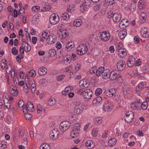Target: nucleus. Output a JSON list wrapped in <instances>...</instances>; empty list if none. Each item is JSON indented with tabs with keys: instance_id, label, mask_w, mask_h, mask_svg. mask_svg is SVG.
<instances>
[{
	"instance_id": "obj_1",
	"label": "nucleus",
	"mask_w": 149,
	"mask_h": 149,
	"mask_svg": "<svg viewBox=\"0 0 149 149\" xmlns=\"http://www.w3.org/2000/svg\"><path fill=\"white\" fill-rule=\"evenodd\" d=\"M80 94L81 95H82L85 101L89 100L92 96V91L90 89H87L83 91V90L79 91Z\"/></svg>"
},
{
	"instance_id": "obj_2",
	"label": "nucleus",
	"mask_w": 149,
	"mask_h": 149,
	"mask_svg": "<svg viewBox=\"0 0 149 149\" xmlns=\"http://www.w3.org/2000/svg\"><path fill=\"white\" fill-rule=\"evenodd\" d=\"M49 21L51 24H57L59 21L58 15L56 13L52 14L50 16Z\"/></svg>"
},
{
	"instance_id": "obj_3",
	"label": "nucleus",
	"mask_w": 149,
	"mask_h": 149,
	"mask_svg": "<svg viewBox=\"0 0 149 149\" xmlns=\"http://www.w3.org/2000/svg\"><path fill=\"white\" fill-rule=\"evenodd\" d=\"M71 123L67 121H64L60 125V129L62 132L65 131L70 126Z\"/></svg>"
},
{
	"instance_id": "obj_4",
	"label": "nucleus",
	"mask_w": 149,
	"mask_h": 149,
	"mask_svg": "<svg viewBox=\"0 0 149 149\" xmlns=\"http://www.w3.org/2000/svg\"><path fill=\"white\" fill-rule=\"evenodd\" d=\"M113 104L111 101H107L105 102L103 105V109L105 111H110L113 108Z\"/></svg>"
},
{
	"instance_id": "obj_5",
	"label": "nucleus",
	"mask_w": 149,
	"mask_h": 149,
	"mask_svg": "<svg viewBox=\"0 0 149 149\" xmlns=\"http://www.w3.org/2000/svg\"><path fill=\"white\" fill-rule=\"evenodd\" d=\"M110 15H109V16H110V17H112L113 22H119L121 18V15L119 13H111Z\"/></svg>"
},
{
	"instance_id": "obj_6",
	"label": "nucleus",
	"mask_w": 149,
	"mask_h": 149,
	"mask_svg": "<svg viewBox=\"0 0 149 149\" xmlns=\"http://www.w3.org/2000/svg\"><path fill=\"white\" fill-rule=\"evenodd\" d=\"M125 120L127 123H130L134 117V114L131 111H128L125 113Z\"/></svg>"
},
{
	"instance_id": "obj_7",
	"label": "nucleus",
	"mask_w": 149,
	"mask_h": 149,
	"mask_svg": "<svg viewBox=\"0 0 149 149\" xmlns=\"http://www.w3.org/2000/svg\"><path fill=\"white\" fill-rule=\"evenodd\" d=\"M83 109V107H82V104L79 103L76 104L75 105L74 111V112L76 114H79L81 113Z\"/></svg>"
},
{
	"instance_id": "obj_8",
	"label": "nucleus",
	"mask_w": 149,
	"mask_h": 149,
	"mask_svg": "<svg viewBox=\"0 0 149 149\" xmlns=\"http://www.w3.org/2000/svg\"><path fill=\"white\" fill-rule=\"evenodd\" d=\"M100 36L102 40L106 41L108 40L110 38V35L108 32H103L101 34Z\"/></svg>"
},
{
	"instance_id": "obj_9",
	"label": "nucleus",
	"mask_w": 149,
	"mask_h": 149,
	"mask_svg": "<svg viewBox=\"0 0 149 149\" xmlns=\"http://www.w3.org/2000/svg\"><path fill=\"white\" fill-rule=\"evenodd\" d=\"M80 87L82 88H84L88 87L89 84V81L86 79L81 80L79 83Z\"/></svg>"
},
{
	"instance_id": "obj_10",
	"label": "nucleus",
	"mask_w": 149,
	"mask_h": 149,
	"mask_svg": "<svg viewBox=\"0 0 149 149\" xmlns=\"http://www.w3.org/2000/svg\"><path fill=\"white\" fill-rule=\"evenodd\" d=\"M116 66L118 70L123 71L125 66V62L123 61H119L117 62Z\"/></svg>"
},
{
	"instance_id": "obj_11",
	"label": "nucleus",
	"mask_w": 149,
	"mask_h": 149,
	"mask_svg": "<svg viewBox=\"0 0 149 149\" xmlns=\"http://www.w3.org/2000/svg\"><path fill=\"white\" fill-rule=\"evenodd\" d=\"M109 78L111 80L113 81L116 79L117 78H120L121 79L122 77L119 74L117 73H115L114 71H111L110 72Z\"/></svg>"
},
{
	"instance_id": "obj_12",
	"label": "nucleus",
	"mask_w": 149,
	"mask_h": 149,
	"mask_svg": "<svg viewBox=\"0 0 149 149\" xmlns=\"http://www.w3.org/2000/svg\"><path fill=\"white\" fill-rule=\"evenodd\" d=\"M9 91L11 95L16 96L18 94V92L17 88L14 86H11L10 87Z\"/></svg>"
},
{
	"instance_id": "obj_13",
	"label": "nucleus",
	"mask_w": 149,
	"mask_h": 149,
	"mask_svg": "<svg viewBox=\"0 0 149 149\" xmlns=\"http://www.w3.org/2000/svg\"><path fill=\"white\" fill-rule=\"evenodd\" d=\"M57 129H54L52 130L50 133L49 136L51 138L56 139L58 138V136L59 134Z\"/></svg>"
},
{
	"instance_id": "obj_14",
	"label": "nucleus",
	"mask_w": 149,
	"mask_h": 149,
	"mask_svg": "<svg viewBox=\"0 0 149 149\" xmlns=\"http://www.w3.org/2000/svg\"><path fill=\"white\" fill-rule=\"evenodd\" d=\"M116 90L114 88L111 89L109 90L105 91L104 92L105 95L109 97H112L116 93Z\"/></svg>"
},
{
	"instance_id": "obj_15",
	"label": "nucleus",
	"mask_w": 149,
	"mask_h": 149,
	"mask_svg": "<svg viewBox=\"0 0 149 149\" xmlns=\"http://www.w3.org/2000/svg\"><path fill=\"white\" fill-rule=\"evenodd\" d=\"M24 107L25 108V111L28 110L29 111H32L34 110L33 105V104L30 102H27V104L25 105Z\"/></svg>"
},
{
	"instance_id": "obj_16",
	"label": "nucleus",
	"mask_w": 149,
	"mask_h": 149,
	"mask_svg": "<svg viewBox=\"0 0 149 149\" xmlns=\"http://www.w3.org/2000/svg\"><path fill=\"white\" fill-rule=\"evenodd\" d=\"M73 130L71 131L70 136L72 138H74L78 136L80 131V129L72 127Z\"/></svg>"
},
{
	"instance_id": "obj_17",
	"label": "nucleus",
	"mask_w": 149,
	"mask_h": 149,
	"mask_svg": "<svg viewBox=\"0 0 149 149\" xmlns=\"http://www.w3.org/2000/svg\"><path fill=\"white\" fill-rule=\"evenodd\" d=\"M85 145L86 147H88V148L91 149L94 147L95 143L93 141L88 140L85 143Z\"/></svg>"
},
{
	"instance_id": "obj_18",
	"label": "nucleus",
	"mask_w": 149,
	"mask_h": 149,
	"mask_svg": "<svg viewBox=\"0 0 149 149\" xmlns=\"http://www.w3.org/2000/svg\"><path fill=\"white\" fill-rule=\"evenodd\" d=\"M139 18L140 19V21L141 23H144L146 19L147 15L144 12L141 13L140 14Z\"/></svg>"
},
{
	"instance_id": "obj_19",
	"label": "nucleus",
	"mask_w": 149,
	"mask_h": 149,
	"mask_svg": "<svg viewBox=\"0 0 149 149\" xmlns=\"http://www.w3.org/2000/svg\"><path fill=\"white\" fill-rule=\"evenodd\" d=\"M73 43L72 42H68L65 47V49L68 52L71 51L74 47Z\"/></svg>"
},
{
	"instance_id": "obj_20",
	"label": "nucleus",
	"mask_w": 149,
	"mask_h": 149,
	"mask_svg": "<svg viewBox=\"0 0 149 149\" xmlns=\"http://www.w3.org/2000/svg\"><path fill=\"white\" fill-rule=\"evenodd\" d=\"M47 70L45 67H41L38 69V72L39 75H45L47 72Z\"/></svg>"
},
{
	"instance_id": "obj_21",
	"label": "nucleus",
	"mask_w": 149,
	"mask_h": 149,
	"mask_svg": "<svg viewBox=\"0 0 149 149\" xmlns=\"http://www.w3.org/2000/svg\"><path fill=\"white\" fill-rule=\"evenodd\" d=\"M56 37L55 36L49 35L48 36L47 40L48 41L50 44H53L54 43L56 40Z\"/></svg>"
},
{
	"instance_id": "obj_22",
	"label": "nucleus",
	"mask_w": 149,
	"mask_h": 149,
	"mask_svg": "<svg viewBox=\"0 0 149 149\" xmlns=\"http://www.w3.org/2000/svg\"><path fill=\"white\" fill-rule=\"evenodd\" d=\"M145 83L143 82H141L139 83L136 87V91L137 92L141 91L142 89L144 88V85Z\"/></svg>"
},
{
	"instance_id": "obj_23",
	"label": "nucleus",
	"mask_w": 149,
	"mask_h": 149,
	"mask_svg": "<svg viewBox=\"0 0 149 149\" xmlns=\"http://www.w3.org/2000/svg\"><path fill=\"white\" fill-rule=\"evenodd\" d=\"M126 51V50L124 48L118 51V55L121 58L125 56L127 54V52Z\"/></svg>"
},
{
	"instance_id": "obj_24",
	"label": "nucleus",
	"mask_w": 149,
	"mask_h": 149,
	"mask_svg": "<svg viewBox=\"0 0 149 149\" xmlns=\"http://www.w3.org/2000/svg\"><path fill=\"white\" fill-rule=\"evenodd\" d=\"M110 72L109 69H106L104 70L102 75V78L104 79H106L109 77Z\"/></svg>"
},
{
	"instance_id": "obj_25",
	"label": "nucleus",
	"mask_w": 149,
	"mask_h": 149,
	"mask_svg": "<svg viewBox=\"0 0 149 149\" xmlns=\"http://www.w3.org/2000/svg\"><path fill=\"white\" fill-rule=\"evenodd\" d=\"M96 73H95L97 77H99L104 72V68L103 67H101L99 68L97 70L96 69Z\"/></svg>"
},
{
	"instance_id": "obj_26",
	"label": "nucleus",
	"mask_w": 149,
	"mask_h": 149,
	"mask_svg": "<svg viewBox=\"0 0 149 149\" xmlns=\"http://www.w3.org/2000/svg\"><path fill=\"white\" fill-rule=\"evenodd\" d=\"M116 143V140L115 138L110 139L108 142V145L111 147L114 145Z\"/></svg>"
},
{
	"instance_id": "obj_27",
	"label": "nucleus",
	"mask_w": 149,
	"mask_h": 149,
	"mask_svg": "<svg viewBox=\"0 0 149 149\" xmlns=\"http://www.w3.org/2000/svg\"><path fill=\"white\" fill-rule=\"evenodd\" d=\"M102 100V99L101 97H97L93 100V103L94 105H95L97 103H100Z\"/></svg>"
},
{
	"instance_id": "obj_28",
	"label": "nucleus",
	"mask_w": 149,
	"mask_h": 149,
	"mask_svg": "<svg viewBox=\"0 0 149 149\" xmlns=\"http://www.w3.org/2000/svg\"><path fill=\"white\" fill-rule=\"evenodd\" d=\"M132 104L136 107V109L138 110H139L141 109V103L139 102H132Z\"/></svg>"
},
{
	"instance_id": "obj_29",
	"label": "nucleus",
	"mask_w": 149,
	"mask_h": 149,
	"mask_svg": "<svg viewBox=\"0 0 149 149\" xmlns=\"http://www.w3.org/2000/svg\"><path fill=\"white\" fill-rule=\"evenodd\" d=\"M82 21L81 20L77 19L74 22L73 25L76 27L79 26L81 24Z\"/></svg>"
},
{
	"instance_id": "obj_30",
	"label": "nucleus",
	"mask_w": 149,
	"mask_h": 149,
	"mask_svg": "<svg viewBox=\"0 0 149 149\" xmlns=\"http://www.w3.org/2000/svg\"><path fill=\"white\" fill-rule=\"evenodd\" d=\"M127 32L124 30L120 31L118 33L120 38L121 39H123L126 36Z\"/></svg>"
},
{
	"instance_id": "obj_31",
	"label": "nucleus",
	"mask_w": 149,
	"mask_h": 149,
	"mask_svg": "<svg viewBox=\"0 0 149 149\" xmlns=\"http://www.w3.org/2000/svg\"><path fill=\"white\" fill-rule=\"evenodd\" d=\"M94 121L96 125H99L102 123V118L100 117H96L94 120Z\"/></svg>"
},
{
	"instance_id": "obj_32",
	"label": "nucleus",
	"mask_w": 149,
	"mask_h": 149,
	"mask_svg": "<svg viewBox=\"0 0 149 149\" xmlns=\"http://www.w3.org/2000/svg\"><path fill=\"white\" fill-rule=\"evenodd\" d=\"M48 104L50 106L54 105L56 102L55 99L54 98H51L48 101Z\"/></svg>"
},
{
	"instance_id": "obj_33",
	"label": "nucleus",
	"mask_w": 149,
	"mask_h": 149,
	"mask_svg": "<svg viewBox=\"0 0 149 149\" xmlns=\"http://www.w3.org/2000/svg\"><path fill=\"white\" fill-rule=\"evenodd\" d=\"M25 108H24L23 110V112L24 115V117L25 119L27 120H30L32 117L31 114L28 113H26V111L24 110Z\"/></svg>"
},
{
	"instance_id": "obj_34",
	"label": "nucleus",
	"mask_w": 149,
	"mask_h": 149,
	"mask_svg": "<svg viewBox=\"0 0 149 149\" xmlns=\"http://www.w3.org/2000/svg\"><path fill=\"white\" fill-rule=\"evenodd\" d=\"M51 6L48 3H45L43 6V11H47L50 10Z\"/></svg>"
},
{
	"instance_id": "obj_35",
	"label": "nucleus",
	"mask_w": 149,
	"mask_h": 149,
	"mask_svg": "<svg viewBox=\"0 0 149 149\" xmlns=\"http://www.w3.org/2000/svg\"><path fill=\"white\" fill-rule=\"evenodd\" d=\"M72 58L71 56L69 54H67L64 57V61H66V62L68 63H70L71 60V58Z\"/></svg>"
},
{
	"instance_id": "obj_36",
	"label": "nucleus",
	"mask_w": 149,
	"mask_h": 149,
	"mask_svg": "<svg viewBox=\"0 0 149 149\" xmlns=\"http://www.w3.org/2000/svg\"><path fill=\"white\" fill-rule=\"evenodd\" d=\"M40 149H50V147L48 144L43 143L40 146Z\"/></svg>"
},
{
	"instance_id": "obj_37",
	"label": "nucleus",
	"mask_w": 149,
	"mask_h": 149,
	"mask_svg": "<svg viewBox=\"0 0 149 149\" xmlns=\"http://www.w3.org/2000/svg\"><path fill=\"white\" fill-rule=\"evenodd\" d=\"M48 53L49 56H53L56 54V52L54 49H52L49 50Z\"/></svg>"
},
{
	"instance_id": "obj_38",
	"label": "nucleus",
	"mask_w": 149,
	"mask_h": 149,
	"mask_svg": "<svg viewBox=\"0 0 149 149\" xmlns=\"http://www.w3.org/2000/svg\"><path fill=\"white\" fill-rule=\"evenodd\" d=\"M70 15L68 13H65V14H63L62 15V17L63 19L64 20H66L67 19H68L70 18Z\"/></svg>"
},
{
	"instance_id": "obj_39",
	"label": "nucleus",
	"mask_w": 149,
	"mask_h": 149,
	"mask_svg": "<svg viewBox=\"0 0 149 149\" xmlns=\"http://www.w3.org/2000/svg\"><path fill=\"white\" fill-rule=\"evenodd\" d=\"M148 33V31L146 30V29L144 28V29H141V34H143L142 35L143 36L144 38H146L148 37V36H146V34Z\"/></svg>"
},
{
	"instance_id": "obj_40",
	"label": "nucleus",
	"mask_w": 149,
	"mask_h": 149,
	"mask_svg": "<svg viewBox=\"0 0 149 149\" xmlns=\"http://www.w3.org/2000/svg\"><path fill=\"white\" fill-rule=\"evenodd\" d=\"M148 106V103L146 102H144L141 104V109L143 110H145L147 108Z\"/></svg>"
},
{
	"instance_id": "obj_41",
	"label": "nucleus",
	"mask_w": 149,
	"mask_h": 149,
	"mask_svg": "<svg viewBox=\"0 0 149 149\" xmlns=\"http://www.w3.org/2000/svg\"><path fill=\"white\" fill-rule=\"evenodd\" d=\"M102 92V90L100 88H97L95 91V94L97 96L100 95Z\"/></svg>"
},
{
	"instance_id": "obj_42",
	"label": "nucleus",
	"mask_w": 149,
	"mask_h": 149,
	"mask_svg": "<svg viewBox=\"0 0 149 149\" xmlns=\"http://www.w3.org/2000/svg\"><path fill=\"white\" fill-rule=\"evenodd\" d=\"M96 69L97 67L96 66H94L92 68H91L89 70V72L91 74H94L95 73H96Z\"/></svg>"
},
{
	"instance_id": "obj_43",
	"label": "nucleus",
	"mask_w": 149,
	"mask_h": 149,
	"mask_svg": "<svg viewBox=\"0 0 149 149\" xmlns=\"http://www.w3.org/2000/svg\"><path fill=\"white\" fill-rule=\"evenodd\" d=\"M12 69L10 63H9L8 65H7V67L6 68V71L7 74H9Z\"/></svg>"
},
{
	"instance_id": "obj_44",
	"label": "nucleus",
	"mask_w": 149,
	"mask_h": 149,
	"mask_svg": "<svg viewBox=\"0 0 149 149\" xmlns=\"http://www.w3.org/2000/svg\"><path fill=\"white\" fill-rule=\"evenodd\" d=\"M6 147V144L3 141L0 142V149H3Z\"/></svg>"
},
{
	"instance_id": "obj_45",
	"label": "nucleus",
	"mask_w": 149,
	"mask_h": 149,
	"mask_svg": "<svg viewBox=\"0 0 149 149\" xmlns=\"http://www.w3.org/2000/svg\"><path fill=\"white\" fill-rule=\"evenodd\" d=\"M127 64L129 67H132L134 64V63L133 61H130V60L128 59L127 62Z\"/></svg>"
},
{
	"instance_id": "obj_46",
	"label": "nucleus",
	"mask_w": 149,
	"mask_h": 149,
	"mask_svg": "<svg viewBox=\"0 0 149 149\" xmlns=\"http://www.w3.org/2000/svg\"><path fill=\"white\" fill-rule=\"evenodd\" d=\"M6 62V61L5 59H3L1 61V68L2 69H4L6 67V65H5V62Z\"/></svg>"
},
{
	"instance_id": "obj_47",
	"label": "nucleus",
	"mask_w": 149,
	"mask_h": 149,
	"mask_svg": "<svg viewBox=\"0 0 149 149\" xmlns=\"http://www.w3.org/2000/svg\"><path fill=\"white\" fill-rule=\"evenodd\" d=\"M116 47L117 50L119 51L123 47V45L121 43L119 42L116 45Z\"/></svg>"
},
{
	"instance_id": "obj_48",
	"label": "nucleus",
	"mask_w": 149,
	"mask_h": 149,
	"mask_svg": "<svg viewBox=\"0 0 149 149\" xmlns=\"http://www.w3.org/2000/svg\"><path fill=\"white\" fill-rule=\"evenodd\" d=\"M91 2L87 0V1H86V7H83V10L85 11L86 9L88 7H89L91 5Z\"/></svg>"
},
{
	"instance_id": "obj_49",
	"label": "nucleus",
	"mask_w": 149,
	"mask_h": 149,
	"mask_svg": "<svg viewBox=\"0 0 149 149\" xmlns=\"http://www.w3.org/2000/svg\"><path fill=\"white\" fill-rule=\"evenodd\" d=\"M18 50L15 47H13L12 49V53L13 54L16 55L18 54Z\"/></svg>"
},
{
	"instance_id": "obj_50",
	"label": "nucleus",
	"mask_w": 149,
	"mask_h": 149,
	"mask_svg": "<svg viewBox=\"0 0 149 149\" xmlns=\"http://www.w3.org/2000/svg\"><path fill=\"white\" fill-rule=\"evenodd\" d=\"M86 1H84L83 2L82 6L81 5L80 6V8H79L80 10L81 11V12H83V7H86Z\"/></svg>"
},
{
	"instance_id": "obj_51",
	"label": "nucleus",
	"mask_w": 149,
	"mask_h": 149,
	"mask_svg": "<svg viewBox=\"0 0 149 149\" xmlns=\"http://www.w3.org/2000/svg\"><path fill=\"white\" fill-rule=\"evenodd\" d=\"M88 49L87 47H84V48H82L81 49V54L83 55L85 54L87 52Z\"/></svg>"
},
{
	"instance_id": "obj_52",
	"label": "nucleus",
	"mask_w": 149,
	"mask_h": 149,
	"mask_svg": "<svg viewBox=\"0 0 149 149\" xmlns=\"http://www.w3.org/2000/svg\"><path fill=\"white\" fill-rule=\"evenodd\" d=\"M40 7L38 6H33L31 8L32 10L34 11L37 12L40 9Z\"/></svg>"
},
{
	"instance_id": "obj_53",
	"label": "nucleus",
	"mask_w": 149,
	"mask_h": 149,
	"mask_svg": "<svg viewBox=\"0 0 149 149\" xmlns=\"http://www.w3.org/2000/svg\"><path fill=\"white\" fill-rule=\"evenodd\" d=\"M25 49H24L25 52H29L31 50V47L30 45L28 43L27 44V45H26V47H25Z\"/></svg>"
},
{
	"instance_id": "obj_54",
	"label": "nucleus",
	"mask_w": 149,
	"mask_h": 149,
	"mask_svg": "<svg viewBox=\"0 0 149 149\" xmlns=\"http://www.w3.org/2000/svg\"><path fill=\"white\" fill-rule=\"evenodd\" d=\"M65 76L63 74H62L58 76L57 77V80L58 81H62L64 79Z\"/></svg>"
},
{
	"instance_id": "obj_55",
	"label": "nucleus",
	"mask_w": 149,
	"mask_h": 149,
	"mask_svg": "<svg viewBox=\"0 0 149 149\" xmlns=\"http://www.w3.org/2000/svg\"><path fill=\"white\" fill-rule=\"evenodd\" d=\"M69 91L68 87H66L64 90L62 91V94L63 95H67L68 94V92Z\"/></svg>"
},
{
	"instance_id": "obj_56",
	"label": "nucleus",
	"mask_w": 149,
	"mask_h": 149,
	"mask_svg": "<svg viewBox=\"0 0 149 149\" xmlns=\"http://www.w3.org/2000/svg\"><path fill=\"white\" fill-rule=\"evenodd\" d=\"M91 134L93 136H97L98 132L96 129H94L92 130Z\"/></svg>"
},
{
	"instance_id": "obj_57",
	"label": "nucleus",
	"mask_w": 149,
	"mask_h": 149,
	"mask_svg": "<svg viewBox=\"0 0 149 149\" xmlns=\"http://www.w3.org/2000/svg\"><path fill=\"white\" fill-rule=\"evenodd\" d=\"M68 33L66 30H65L63 31L62 36H63V38H65L67 37V36H68Z\"/></svg>"
},
{
	"instance_id": "obj_58",
	"label": "nucleus",
	"mask_w": 149,
	"mask_h": 149,
	"mask_svg": "<svg viewBox=\"0 0 149 149\" xmlns=\"http://www.w3.org/2000/svg\"><path fill=\"white\" fill-rule=\"evenodd\" d=\"M25 13V10L24 8L23 7H21L19 11V13L20 14L23 15Z\"/></svg>"
},
{
	"instance_id": "obj_59",
	"label": "nucleus",
	"mask_w": 149,
	"mask_h": 149,
	"mask_svg": "<svg viewBox=\"0 0 149 149\" xmlns=\"http://www.w3.org/2000/svg\"><path fill=\"white\" fill-rule=\"evenodd\" d=\"M37 112L38 113H40L42 110V107L40 104H38L37 106Z\"/></svg>"
},
{
	"instance_id": "obj_60",
	"label": "nucleus",
	"mask_w": 149,
	"mask_h": 149,
	"mask_svg": "<svg viewBox=\"0 0 149 149\" xmlns=\"http://www.w3.org/2000/svg\"><path fill=\"white\" fill-rule=\"evenodd\" d=\"M35 81L33 80H32L30 81V84L31 85V88H36V85L35 84Z\"/></svg>"
},
{
	"instance_id": "obj_61",
	"label": "nucleus",
	"mask_w": 149,
	"mask_h": 149,
	"mask_svg": "<svg viewBox=\"0 0 149 149\" xmlns=\"http://www.w3.org/2000/svg\"><path fill=\"white\" fill-rule=\"evenodd\" d=\"M24 102L22 100H19L18 103V106L19 107H22L24 105Z\"/></svg>"
},
{
	"instance_id": "obj_62",
	"label": "nucleus",
	"mask_w": 149,
	"mask_h": 149,
	"mask_svg": "<svg viewBox=\"0 0 149 149\" xmlns=\"http://www.w3.org/2000/svg\"><path fill=\"white\" fill-rule=\"evenodd\" d=\"M106 3L108 4L112 5L114 3V0H105Z\"/></svg>"
},
{
	"instance_id": "obj_63",
	"label": "nucleus",
	"mask_w": 149,
	"mask_h": 149,
	"mask_svg": "<svg viewBox=\"0 0 149 149\" xmlns=\"http://www.w3.org/2000/svg\"><path fill=\"white\" fill-rule=\"evenodd\" d=\"M47 33L45 32H43L42 33V36L43 38L44 39H46L47 40V38L48 36H47Z\"/></svg>"
},
{
	"instance_id": "obj_64",
	"label": "nucleus",
	"mask_w": 149,
	"mask_h": 149,
	"mask_svg": "<svg viewBox=\"0 0 149 149\" xmlns=\"http://www.w3.org/2000/svg\"><path fill=\"white\" fill-rule=\"evenodd\" d=\"M134 41L135 44L138 43L139 42V39L137 36H135L134 38Z\"/></svg>"
}]
</instances>
